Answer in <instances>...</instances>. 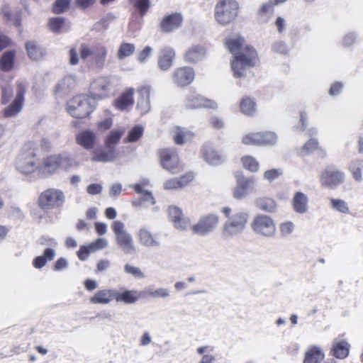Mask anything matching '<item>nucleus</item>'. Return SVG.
<instances>
[{
  "label": "nucleus",
  "instance_id": "obj_29",
  "mask_svg": "<svg viewBox=\"0 0 363 363\" xmlns=\"http://www.w3.org/2000/svg\"><path fill=\"white\" fill-rule=\"evenodd\" d=\"M173 140L176 145H182L191 140L194 136V133L190 130L181 127H174L173 131Z\"/></svg>",
  "mask_w": 363,
  "mask_h": 363
},
{
  "label": "nucleus",
  "instance_id": "obj_60",
  "mask_svg": "<svg viewBox=\"0 0 363 363\" xmlns=\"http://www.w3.org/2000/svg\"><path fill=\"white\" fill-rule=\"evenodd\" d=\"M90 247L92 249L93 252L103 249L106 247L107 245V242L104 238H98L91 244H89Z\"/></svg>",
  "mask_w": 363,
  "mask_h": 363
},
{
  "label": "nucleus",
  "instance_id": "obj_45",
  "mask_svg": "<svg viewBox=\"0 0 363 363\" xmlns=\"http://www.w3.org/2000/svg\"><path fill=\"white\" fill-rule=\"evenodd\" d=\"M72 0H55L52 6L54 14H62L69 11Z\"/></svg>",
  "mask_w": 363,
  "mask_h": 363
},
{
  "label": "nucleus",
  "instance_id": "obj_58",
  "mask_svg": "<svg viewBox=\"0 0 363 363\" xmlns=\"http://www.w3.org/2000/svg\"><path fill=\"white\" fill-rule=\"evenodd\" d=\"M91 252H93V250L89 245L87 246L82 245L77 252V256L80 260H85Z\"/></svg>",
  "mask_w": 363,
  "mask_h": 363
},
{
  "label": "nucleus",
  "instance_id": "obj_11",
  "mask_svg": "<svg viewBox=\"0 0 363 363\" xmlns=\"http://www.w3.org/2000/svg\"><path fill=\"white\" fill-rule=\"evenodd\" d=\"M113 85L110 77L101 76L93 80L89 86V93L94 99L108 98L112 92Z\"/></svg>",
  "mask_w": 363,
  "mask_h": 363
},
{
  "label": "nucleus",
  "instance_id": "obj_46",
  "mask_svg": "<svg viewBox=\"0 0 363 363\" xmlns=\"http://www.w3.org/2000/svg\"><path fill=\"white\" fill-rule=\"evenodd\" d=\"M363 168V160H352L349 166V169L352 172L354 179L359 182L362 180V169Z\"/></svg>",
  "mask_w": 363,
  "mask_h": 363
},
{
  "label": "nucleus",
  "instance_id": "obj_30",
  "mask_svg": "<svg viewBox=\"0 0 363 363\" xmlns=\"http://www.w3.org/2000/svg\"><path fill=\"white\" fill-rule=\"evenodd\" d=\"M206 49L203 46L196 45L189 48L185 55L184 60L189 63H195L202 60L206 56Z\"/></svg>",
  "mask_w": 363,
  "mask_h": 363
},
{
  "label": "nucleus",
  "instance_id": "obj_1",
  "mask_svg": "<svg viewBox=\"0 0 363 363\" xmlns=\"http://www.w3.org/2000/svg\"><path fill=\"white\" fill-rule=\"evenodd\" d=\"M225 45L233 55L230 66L235 78L244 77L247 69L259 64L257 50L247 44L243 38H228L225 41Z\"/></svg>",
  "mask_w": 363,
  "mask_h": 363
},
{
  "label": "nucleus",
  "instance_id": "obj_54",
  "mask_svg": "<svg viewBox=\"0 0 363 363\" xmlns=\"http://www.w3.org/2000/svg\"><path fill=\"white\" fill-rule=\"evenodd\" d=\"M163 186L164 189L166 190H176L182 189L178 177L166 180Z\"/></svg>",
  "mask_w": 363,
  "mask_h": 363
},
{
  "label": "nucleus",
  "instance_id": "obj_55",
  "mask_svg": "<svg viewBox=\"0 0 363 363\" xmlns=\"http://www.w3.org/2000/svg\"><path fill=\"white\" fill-rule=\"evenodd\" d=\"M282 172L279 169H272L264 172V178L269 182H272L277 178H278Z\"/></svg>",
  "mask_w": 363,
  "mask_h": 363
},
{
  "label": "nucleus",
  "instance_id": "obj_42",
  "mask_svg": "<svg viewBox=\"0 0 363 363\" xmlns=\"http://www.w3.org/2000/svg\"><path fill=\"white\" fill-rule=\"evenodd\" d=\"M244 169L250 172H257L259 169V162L251 155H244L240 158Z\"/></svg>",
  "mask_w": 363,
  "mask_h": 363
},
{
  "label": "nucleus",
  "instance_id": "obj_7",
  "mask_svg": "<svg viewBox=\"0 0 363 363\" xmlns=\"http://www.w3.org/2000/svg\"><path fill=\"white\" fill-rule=\"evenodd\" d=\"M158 155L161 166L171 174H177L184 170V164L177 149L162 148L159 150Z\"/></svg>",
  "mask_w": 363,
  "mask_h": 363
},
{
  "label": "nucleus",
  "instance_id": "obj_31",
  "mask_svg": "<svg viewBox=\"0 0 363 363\" xmlns=\"http://www.w3.org/2000/svg\"><path fill=\"white\" fill-rule=\"evenodd\" d=\"M131 6L132 15H138L143 18L149 11L151 7L150 0H128Z\"/></svg>",
  "mask_w": 363,
  "mask_h": 363
},
{
  "label": "nucleus",
  "instance_id": "obj_52",
  "mask_svg": "<svg viewBox=\"0 0 363 363\" xmlns=\"http://www.w3.org/2000/svg\"><path fill=\"white\" fill-rule=\"evenodd\" d=\"M124 271L127 274L132 275L136 279H143L145 277L144 273L139 267L130 265L129 264H126L124 266Z\"/></svg>",
  "mask_w": 363,
  "mask_h": 363
},
{
  "label": "nucleus",
  "instance_id": "obj_44",
  "mask_svg": "<svg viewBox=\"0 0 363 363\" xmlns=\"http://www.w3.org/2000/svg\"><path fill=\"white\" fill-rule=\"evenodd\" d=\"M135 50V47L133 43H123L118 48L117 57L119 60H123L124 58L132 55Z\"/></svg>",
  "mask_w": 363,
  "mask_h": 363
},
{
  "label": "nucleus",
  "instance_id": "obj_64",
  "mask_svg": "<svg viewBox=\"0 0 363 363\" xmlns=\"http://www.w3.org/2000/svg\"><path fill=\"white\" fill-rule=\"evenodd\" d=\"M294 229V225L291 222H286L281 225L280 230L283 235L290 234Z\"/></svg>",
  "mask_w": 363,
  "mask_h": 363
},
{
  "label": "nucleus",
  "instance_id": "obj_40",
  "mask_svg": "<svg viewBox=\"0 0 363 363\" xmlns=\"http://www.w3.org/2000/svg\"><path fill=\"white\" fill-rule=\"evenodd\" d=\"M256 206L262 211L274 212L277 208V203L274 199L269 197H261L256 200Z\"/></svg>",
  "mask_w": 363,
  "mask_h": 363
},
{
  "label": "nucleus",
  "instance_id": "obj_43",
  "mask_svg": "<svg viewBox=\"0 0 363 363\" xmlns=\"http://www.w3.org/2000/svg\"><path fill=\"white\" fill-rule=\"evenodd\" d=\"M65 23L66 19L64 17H52L48 20V26L52 32L60 33L62 31Z\"/></svg>",
  "mask_w": 363,
  "mask_h": 363
},
{
  "label": "nucleus",
  "instance_id": "obj_12",
  "mask_svg": "<svg viewBox=\"0 0 363 363\" xmlns=\"http://www.w3.org/2000/svg\"><path fill=\"white\" fill-rule=\"evenodd\" d=\"M276 141V135L269 131L248 133L242 138V143L246 145H273Z\"/></svg>",
  "mask_w": 363,
  "mask_h": 363
},
{
  "label": "nucleus",
  "instance_id": "obj_33",
  "mask_svg": "<svg viewBox=\"0 0 363 363\" xmlns=\"http://www.w3.org/2000/svg\"><path fill=\"white\" fill-rule=\"evenodd\" d=\"M239 107L241 113L247 116H253L257 111L255 100L249 96H245L240 99Z\"/></svg>",
  "mask_w": 363,
  "mask_h": 363
},
{
  "label": "nucleus",
  "instance_id": "obj_13",
  "mask_svg": "<svg viewBox=\"0 0 363 363\" xmlns=\"http://www.w3.org/2000/svg\"><path fill=\"white\" fill-rule=\"evenodd\" d=\"M345 180V174L342 172L330 166L327 167L320 176V182L322 186L334 189L342 184Z\"/></svg>",
  "mask_w": 363,
  "mask_h": 363
},
{
  "label": "nucleus",
  "instance_id": "obj_47",
  "mask_svg": "<svg viewBox=\"0 0 363 363\" xmlns=\"http://www.w3.org/2000/svg\"><path fill=\"white\" fill-rule=\"evenodd\" d=\"M123 131L118 130H113L110 132L105 140V145L107 147H111L116 145L121 140Z\"/></svg>",
  "mask_w": 363,
  "mask_h": 363
},
{
  "label": "nucleus",
  "instance_id": "obj_9",
  "mask_svg": "<svg viewBox=\"0 0 363 363\" xmlns=\"http://www.w3.org/2000/svg\"><path fill=\"white\" fill-rule=\"evenodd\" d=\"M221 212L228 218L225 222L223 231L228 235H232L242 230L248 219V214L245 212H238L230 216L232 209L230 207H224Z\"/></svg>",
  "mask_w": 363,
  "mask_h": 363
},
{
  "label": "nucleus",
  "instance_id": "obj_38",
  "mask_svg": "<svg viewBox=\"0 0 363 363\" xmlns=\"http://www.w3.org/2000/svg\"><path fill=\"white\" fill-rule=\"evenodd\" d=\"M16 57L15 50H9L4 53L0 59V69L3 72L11 70L14 65Z\"/></svg>",
  "mask_w": 363,
  "mask_h": 363
},
{
  "label": "nucleus",
  "instance_id": "obj_16",
  "mask_svg": "<svg viewBox=\"0 0 363 363\" xmlns=\"http://www.w3.org/2000/svg\"><path fill=\"white\" fill-rule=\"evenodd\" d=\"M18 90L16 98L10 105L6 107L3 111V114L6 118H11L16 116L22 109L24 104V96L26 88L22 84L17 85Z\"/></svg>",
  "mask_w": 363,
  "mask_h": 363
},
{
  "label": "nucleus",
  "instance_id": "obj_59",
  "mask_svg": "<svg viewBox=\"0 0 363 363\" xmlns=\"http://www.w3.org/2000/svg\"><path fill=\"white\" fill-rule=\"evenodd\" d=\"M113 125V120L111 118H107L104 120L99 121L97 123V128L99 131L104 132L109 130Z\"/></svg>",
  "mask_w": 363,
  "mask_h": 363
},
{
  "label": "nucleus",
  "instance_id": "obj_34",
  "mask_svg": "<svg viewBox=\"0 0 363 363\" xmlns=\"http://www.w3.org/2000/svg\"><path fill=\"white\" fill-rule=\"evenodd\" d=\"M28 56L33 60H38L44 55V50L35 40H28L25 45Z\"/></svg>",
  "mask_w": 363,
  "mask_h": 363
},
{
  "label": "nucleus",
  "instance_id": "obj_8",
  "mask_svg": "<svg viewBox=\"0 0 363 363\" xmlns=\"http://www.w3.org/2000/svg\"><path fill=\"white\" fill-rule=\"evenodd\" d=\"M17 169L23 174H30L36 171L40 174V164L34 149L24 150L16 160Z\"/></svg>",
  "mask_w": 363,
  "mask_h": 363
},
{
  "label": "nucleus",
  "instance_id": "obj_53",
  "mask_svg": "<svg viewBox=\"0 0 363 363\" xmlns=\"http://www.w3.org/2000/svg\"><path fill=\"white\" fill-rule=\"evenodd\" d=\"M330 203L333 208L336 209L337 211L341 213H348L350 212L347 203L343 200L331 199Z\"/></svg>",
  "mask_w": 363,
  "mask_h": 363
},
{
  "label": "nucleus",
  "instance_id": "obj_49",
  "mask_svg": "<svg viewBox=\"0 0 363 363\" xmlns=\"http://www.w3.org/2000/svg\"><path fill=\"white\" fill-rule=\"evenodd\" d=\"M143 298H166L169 296V291L166 289L160 288L155 290L147 289L143 291Z\"/></svg>",
  "mask_w": 363,
  "mask_h": 363
},
{
  "label": "nucleus",
  "instance_id": "obj_48",
  "mask_svg": "<svg viewBox=\"0 0 363 363\" xmlns=\"http://www.w3.org/2000/svg\"><path fill=\"white\" fill-rule=\"evenodd\" d=\"M308 209L307 196L301 192H296V212L303 213Z\"/></svg>",
  "mask_w": 363,
  "mask_h": 363
},
{
  "label": "nucleus",
  "instance_id": "obj_22",
  "mask_svg": "<svg viewBox=\"0 0 363 363\" xmlns=\"http://www.w3.org/2000/svg\"><path fill=\"white\" fill-rule=\"evenodd\" d=\"M116 296V290L111 289H104L97 291L89 298L90 303L93 304L105 305L115 300Z\"/></svg>",
  "mask_w": 363,
  "mask_h": 363
},
{
  "label": "nucleus",
  "instance_id": "obj_6",
  "mask_svg": "<svg viewBox=\"0 0 363 363\" xmlns=\"http://www.w3.org/2000/svg\"><path fill=\"white\" fill-rule=\"evenodd\" d=\"M94 110V107L91 105L89 98L84 94H78L67 103V112L76 118H87Z\"/></svg>",
  "mask_w": 363,
  "mask_h": 363
},
{
  "label": "nucleus",
  "instance_id": "obj_26",
  "mask_svg": "<svg viewBox=\"0 0 363 363\" xmlns=\"http://www.w3.org/2000/svg\"><path fill=\"white\" fill-rule=\"evenodd\" d=\"M143 298V291L124 290L122 292L116 291V301L125 304H133Z\"/></svg>",
  "mask_w": 363,
  "mask_h": 363
},
{
  "label": "nucleus",
  "instance_id": "obj_19",
  "mask_svg": "<svg viewBox=\"0 0 363 363\" xmlns=\"http://www.w3.org/2000/svg\"><path fill=\"white\" fill-rule=\"evenodd\" d=\"M134 94L133 88H127L114 100L113 104L114 108L121 111H130L135 104Z\"/></svg>",
  "mask_w": 363,
  "mask_h": 363
},
{
  "label": "nucleus",
  "instance_id": "obj_36",
  "mask_svg": "<svg viewBox=\"0 0 363 363\" xmlns=\"http://www.w3.org/2000/svg\"><path fill=\"white\" fill-rule=\"evenodd\" d=\"M116 157L113 150H106L102 148L96 149L92 152L91 160L94 162H107Z\"/></svg>",
  "mask_w": 363,
  "mask_h": 363
},
{
  "label": "nucleus",
  "instance_id": "obj_61",
  "mask_svg": "<svg viewBox=\"0 0 363 363\" xmlns=\"http://www.w3.org/2000/svg\"><path fill=\"white\" fill-rule=\"evenodd\" d=\"M343 89V84L340 82H335L330 86L329 94L330 96H336L339 94Z\"/></svg>",
  "mask_w": 363,
  "mask_h": 363
},
{
  "label": "nucleus",
  "instance_id": "obj_20",
  "mask_svg": "<svg viewBox=\"0 0 363 363\" xmlns=\"http://www.w3.org/2000/svg\"><path fill=\"white\" fill-rule=\"evenodd\" d=\"M167 211L169 218L177 229L186 230L191 226L190 218L184 217L182 211L179 207L171 206Z\"/></svg>",
  "mask_w": 363,
  "mask_h": 363
},
{
  "label": "nucleus",
  "instance_id": "obj_41",
  "mask_svg": "<svg viewBox=\"0 0 363 363\" xmlns=\"http://www.w3.org/2000/svg\"><path fill=\"white\" fill-rule=\"evenodd\" d=\"M319 150L323 157L325 156V152L324 150L319 147L318 142L315 138H311L308 140L301 147V154L306 155L313 153L314 151Z\"/></svg>",
  "mask_w": 363,
  "mask_h": 363
},
{
  "label": "nucleus",
  "instance_id": "obj_18",
  "mask_svg": "<svg viewBox=\"0 0 363 363\" xmlns=\"http://www.w3.org/2000/svg\"><path fill=\"white\" fill-rule=\"evenodd\" d=\"M183 21L180 13H172L164 16L160 23V28L163 33H172L182 26Z\"/></svg>",
  "mask_w": 363,
  "mask_h": 363
},
{
  "label": "nucleus",
  "instance_id": "obj_37",
  "mask_svg": "<svg viewBox=\"0 0 363 363\" xmlns=\"http://www.w3.org/2000/svg\"><path fill=\"white\" fill-rule=\"evenodd\" d=\"M350 345L344 340L334 344L331 350V354L337 359L346 358L350 352Z\"/></svg>",
  "mask_w": 363,
  "mask_h": 363
},
{
  "label": "nucleus",
  "instance_id": "obj_28",
  "mask_svg": "<svg viewBox=\"0 0 363 363\" xmlns=\"http://www.w3.org/2000/svg\"><path fill=\"white\" fill-rule=\"evenodd\" d=\"M324 358L325 354L322 348L311 345L305 352L303 363H320Z\"/></svg>",
  "mask_w": 363,
  "mask_h": 363
},
{
  "label": "nucleus",
  "instance_id": "obj_56",
  "mask_svg": "<svg viewBox=\"0 0 363 363\" xmlns=\"http://www.w3.org/2000/svg\"><path fill=\"white\" fill-rule=\"evenodd\" d=\"M182 188L188 185L194 179V174L192 172H188L181 177H178Z\"/></svg>",
  "mask_w": 363,
  "mask_h": 363
},
{
  "label": "nucleus",
  "instance_id": "obj_14",
  "mask_svg": "<svg viewBox=\"0 0 363 363\" xmlns=\"http://www.w3.org/2000/svg\"><path fill=\"white\" fill-rule=\"evenodd\" d=\"M218 222L219 218L217 215L207 214L201 216L197 223L190 227L194 234L204 235L213 231Z\"/></svg>",
  "mask_w": 363,
  "mask_h": 363
},
{
  "label": "nucleus",
  "instance_id": "obj_15",
  "mask_svg": "<svg viewBox=\"0 0 363 363\" xmlns=\"http://www.w3.org/2000/svg\"><path fill=\"white\" fill-rule=\"evenodd\" d=\"M251 227L255 233L264 236H272L276 231L273 220L264 215L257 216L251 223Z\"/></svg>",
  "mask_w": 363,
  "mask_h": 363
},
{
  "label": "nucleus",
  "instance_id": "obj_2",
  "mask_svg": "<svg viewBox=\"0 0 363 363\" xmlns=\"http://www.w3.org/2000/svg\"><path fill=\"white\" fill-rule=\"evenodd\" d=\"M108 55V50L106 46L101 44H96L91 47L87 43H82L79 50L72 48L69 50V64L77 65L82 59L84 62L89 60L90 66L96 69H104Z\"/></svg>",
  "mask_w": 363,
  "mask_h": 363
},
{
  "label": "nucleus",
  "instance_id": "obj_17",
  "mask_svg": "<svg viewBox=\"0 0 363 363\" xmlns=\"http://www.w3.org/2000/svg\"><path fill=\"white\" fill-rule=\"evenodd\" d=\"M194 70L190 67L177 68L172 74L174 83L180 87L189 85L194 79Z\"/></svg>",
  "mask_w": 363,
  "mask_h": 363
},
{
  "label": "nucleus",
  "instance_id": "obj_63",
  "mask_svg": "<svg viewBox=\"0 0 363 363\" xmlns=\"http://www.w3.org/2000/svg\"><path fill=\"white\" fill-rule=\"evenodd\" d=\"M12 44L11 40L6 35L0 32V51Z\"/></svg>",
  "mask_w": 363,
  "mask_h": 363
},
{
  "label": "nucleus",
  "instance_id": "obj_32",
  "mask_svg": "<svg viewBox=\"0 0 363 363\" xmlns=\"http://www.w3.org/2000/svg\"><path fill=\"white\" fill-rule=\"evenodd\" d=\"M150 92L151 87L149 85H144L138 88L139 94L137 106L143 111H147L150 108Z\"/></svg>",
  "mask_w": 363,
  "mask_h": 363
},
{
  "label": "nucleus",
  "instance_id": "obj_27",
  "mask_svg": "<svg viewBox=\"0 0 363 363\" xmlns=\"http://www.w3.org/2000/svg\"><path fill=\"white\" fill-rule=\"evenodd\" d=\"M174 57L175 52L172 48H162L158 57L159 67L164 71L169 69L172 65Z\"/></svg>",
  "mask_w": 363,
  "mask_h": 363
},
{
  "label": "nucleus",
  "instance_id": "obj_21",
  "mask_svg": "<svg viewBox=\"0 0 363 363\" xmlns=\"http://www.w3.org/2000/svg\"><path fill=\"white\" fill-rule=\"evenodd\" d=\"M186 106L189 109L200 108L215 109L217 108V104L213 100L206 99L201 95L194 94L186 99Z\"/></svg>",
  "mask_w": 363,
  "mask_h": 363
},
{
  "label": "nucleus",
  "instance_id": "obj_39",
  "mask_svg": "<svg viewBox=\"0 0 363 363\" xmlns=\"http://www.w3.org/2000/svg\"><path fill=\"white\" fill-rule=\"evenodd\" d=\"M55 256V252L53 249L46 248L44 250L43 255L36 257L33 261V265L36 269L43 267L48 261H51Z\"/></svg>",
  "mask_w": 363,
  "mask_h": 363
},
{
  "label": "nucleus",
  "instance_id": "obj_4",
  "mask_svg": "<svg viewBox=\"0 0 363 363\" xmlns=\"http://www.w3.org/2000/svg\"><path fill=\"white\" fill-rule=\"evenodd\" d=\"M240 5L236 0H218L214 8V18L222 26L233 23L239 16Z\"/></svg>",
  "mask_w": 363,
  "mask_h": 363
},
{
  "label": "nucleus",
  "instance_id": "obj_51",
  "mask_svg": "<svg viewBox=\"0 0 363 363\" xmlns=\"http://www.w3.org/2000/svg\"><path fill=\"white\" fill-rule=\"evenodd\" d=\"M274 4L269 0L267 2L264 3L259 10L257 11V16L259 18H263L267 14H272L274 11Z\"/></svg>",
  "mask_w": 363,
  "mask_h": 363
},
{
  "label": "nucleus",
  "instance_id": "obj_23",
  "mask_svg": "<svg viewBox=\"0 0 363 363\" xmlns=\"http://www.w3.org/2000/svg\"><path fill=\"white\" fill-rule=\"evenodd\" d=\"M254 179L240 177L237 179V184L233 189V197L236 199H241L245 197L248 190L254 184Z\"/></svg>",
  "mask_w": 363,
  "mask_h": 363
},
{
  "label": "nucleus",
  "instance_id": "obj_10",
  "mask_svg": "<svg viewBox=\"0 0 363 363\" xmlns=\"http://www.w3.org/2000/svg\"><path fill=\"white\" fill-rule=\"evenodd\" d=\"M111 229L116 235L118 245L126 254H130L135 251L133 240L125 230L123 223L115 220L111 224Z\"/></svg>",
  "mask_w": 363,
  "mask_h": 363
},
{
  "label": "nucleus",
  "instance_id": "obj_62",
  "mask_svg": "<svg viewBox=\"0 0 363 363\" xmlns=\"http://www.w3.org/2000/svg\"><path fill=\"white\" fill-rule=\"evenodd\" d=\"M96 0H75V5L80 9L85 10L92 6Z\"/></svg>",
  "mask_w": 363,
  "mask_h": 363
},
{
  "label": "nucleus",
  "instance_id": "obj_25",
  "mask_svg": "<svg viewBox=\"0 0 363 363\" xmlns=\"http://www.w3.org/2000/svg\"><path fill=\"white\" fill-rule=\"evenodd\" d=\"M96 141V134L89 130H83L76 135V143L86 150L93 149Z\"/></svg>",
  "mask_w": 363,
  "mask_h": 363
},
{
  "label": "nucleus",
  "instance_id": "obj_35",
  "mask_svg": "<svg viewBox=\"0 0 363 363\" xmlns=\"http://www.w3.org/2000/svg\"><path fill=\"white\" fill-rule=\"evenodd\" d=\"M138 238L139 242L146 247H155L159 245L156 236L145 228L139 230Z\"/></svg>",
  "mask_w": 363,
  "mask_h": 363
},
{
  "label": "nucleus",
  "instance_id": "obj_50",
  "mask_svg": "<svg viewBox=\"0 0 363 363\" xmlns=\"http://www.w3.org/2000/svg\"><path fill=\"white\" fill-rule=\"evenodd\" d=\"M143 134V128L141 126H134L128 133L125 142L133 143L139 140Z\"/></svg>",
  "mask_w": 363,
  "mask_h": 363
},
{
  "label": "nucleus",
  "instance_id": "obj_3",
  "mask_svg": "<svg viewBox=\"0 0 363 363\" xmlns=\"http://www.w3.org/2000/svg\"><path fill=\"white\" fill-rule=\"evenodd\" d=\"M73 166L72 159L65 153L52 154L45 157L40 164V174L48 177L60 169L67 170Z\"/></svg>",
  "mask_w": 363,
  "mask_h": 363
},
{
  "label": "nucleus",
  "instance_id": "obj_5",
  "mask_svg": "<svg viewBox=\"0 0 363 363\" xmlns=\"http://www.w3.org/2000/svg\"><path fill=\"white\" fill-rule=\"evenodd\" d=\"M65 202V193L56 188L45 189L39 194L37 200L38 207L43 211L60 208Z\"/></svg>",
  "mask_w": 363,
  "mask_h": 363
},
{
  "label": "nucleus",
  "instance_id": "obj_57",
  "mask_svg": "<svg viewBox=\"0 0 363 363\" xmlns=\"http://www.w3.org/2000/svg\"><path fill=\"white\" fill-rule=\"evenodd\" d=\"M210 125L214 129H221L224 127L225 123L222 118L218 116H212L209 119Z\"/></svg>",
  "mask_w": 363,
  "mask_h": 363
},
{
  "label": "nucleus",
  "instance_id": "obj_24",
  "mask_svg": "<svg viewBox=\"0 0 363 363\" xmlns=\"http://www.w3.org/2000/svg\"><path fill=\"white\" fill-rule=\"evenodd\" d=\"M201 154L204 160L211 165H218L223 161V155L211 145H204L201 148Z\"/></svg>",
  "mask_w": 363,
  "mask_h": 363
}]
</instances>
